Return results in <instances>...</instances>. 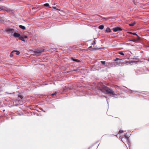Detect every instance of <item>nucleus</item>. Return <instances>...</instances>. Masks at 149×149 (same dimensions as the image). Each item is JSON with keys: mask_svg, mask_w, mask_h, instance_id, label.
Masks as SVG:
<instances>
[{"mask_svg": "<svg viewBox=\"0 0 149 149\" xmlns=\"http://www.w3.org/2000/svg\"><path fill=\"white\" fill-rule=\"evenodd\" d=\"M97 88L99 90L105 94H111L112 95H116L113 91L104 85L102 83H98L97 85Z\"/></svg>", "mask_w": 149, "mask_h": 149, "instance_id": "nucleus-1", "label": "nucleus"}, {"mask_svg": "<svg viewBox=\"0 0 149 149\" xmlns=\"http://www.w3.org/2000/svg\"><path fill=\"white\" fill-rule=\"evenodd\" d=\"M15 114L13 112H8L9 115H10V113H13V116H31L33 115L37 116H42V112H20L18 113V112H15Z\"/></svg>", "mask_w": 149, "mask_h": 149, "instance_id": "nucleus-2", "label": "nucleus"}, {"mask_svg": "<svg viewBox=\"0 0 149 149\" xmlns=\"http://www.w3.org/2000/svg\"><path fill=\"white\" fill-rule=\"evenodd\" d=\"M121 60H122V59H120L119 58H116L115 60H114L115 62L114 63V64L116 65H119L120 64H121V62L120 61Z\"/></svg>", "mask_w": 149, "mask_h": 149, "instance_id": "nucleus-3", "label": "nucleus"}, {"mask_svg": "<svg viewBox=\"0 0 149 149\" xmlns=\"http://www.w3.org/2000/svg\"><path fill=\"white\" fill-rule=\"evenodd\" d=\"M73 87L72 86H70L68 87H65V88H63V91L64 92H68L69 90H72Z\"/></svg>", "mask_w": 149, "mask_h": 149, "instance_id": "nucleus-4", "label": "nucleus"}, {"mask_svg": "<svg viewBox=\"0 0 149 149\" xmlns=\"http://www.w3.org/2000/svg\"><path fill=\"white\" fill-rule=\"evenodd\" d=\"M5 31L8 33H13L14 31V30L13 29L9 28L5 30Z\"/></svg>", "mask_w": 149, "mask_h": 149, "instance_id": "nucleus-5", "label": "nucleus"}, {"mask_svg": "<svg viewBox=\"0 0 149 149\" xmlns=\"http://www.w3.org/2000/svg\"><path fill=\"white\" fill-rule=\"evenodd\" d=\"M125 140H126L127 142H129V137L126 136H125L124 137L122 138V141L124 143L123 141Z\"/></svg>", "mask_w": 149, "mask_h": 149, "instance_id": "nucleus-6", "label": "nucleus"}, {"mask_svg": "<svg viewBox=\"0 0 149 149\" xmlns=\"http://www.w3.org/2000/svg\"><path fill=\"white\" fill-rule=\"evenodd\" d=\"M44 51H45L44 49H42L41 50H36L34 52H35V53L36 54V53L38 54V53H42V52H44Z\"/></svg>", "mask_w": 149, "mask_h": 149, "instance_id": "nucleus-7", "label": "nucleus"}, {"mask_svg": "<svg viewBox=\"0 0 149 149\" xmlns=\"http://www.w3.org/2000/svg\"><path fill=\"white\" fill-rule=\"evenodd\" d=\"M13 36L15 37H19L20 36V34L16 32H15L13 34Z\"/></svg>", "mask_w": 149, "mask_h": 149, "instance_id": "nucleus-8", "label": "nucleus"}, {"mask_svg": "<svg viewBox=\"0 0 149 149\" xmlns=\"http://www.w3.org/2000/svg\"><path fill=\"white\" fill-rule=\"evenodd\" d=\"M7 8L5 6H0V10H7Z\"/></svg>", "mask_w": 149, "mask_h": 149, "instance_id": "nucleus-9", "label": "nucleus"}, {"mask_svg": "<svg viewBox=\"0 0 149 149\" xmlns=\"http://www.w3.org/2000/svg\"><path fill=\"white\" fill-rule=\"evenodd\" d=\"M105 31L107 33H110L111 32V31L109 28L107 27V28Z\"/></svg>", "mask_w": 149, "mask_h": 149, "instance_id": "nucleus-10", "label": "nucleus"}, {"mask_svg": "<svg viewBox=\"0 0 149 149\" xmlns=\"http://www.w3.org/2000/svg\"><path fill=\"white\" fill-rule=\"evenodd\" d=\"M71 59L72 60L74 61L77 62H80V61L79 60L77 59H74L73 57H71Z\"/></svg>", "mask_w": 149, "mask_h": 149, "instance_id": "nucleus-11", "label": "nucleus"}, {"mask_svg": "<svg viewBox=\"0 0 149 149\" xmlns=\"http://www.w3.org/2000/svg\"><path fill=\"white\" fill-rule=\"evenodd\" d=\"M19 39L24 42L25 41L24 38L22 36H20L19 38Z\"/></svg>", "mask_w": 149, "mask_h": 149, "instance_id": "nucleus-12", "label": "nucleus"}, {"mask_svg": "<svg viewBox=\"0 0 149 149\" xmlns=\"http://www.w3.org/2000/svg\"><path fill=\"white\" fill-rule=\"evenodd\" d=\"M133 35L136 36L137 37V40H140V38L135 33H133Z\"/></svg>", "mask_w": 149, "mask_h": 149, "instance_id": "nucleus-13", "label": "nucleus"}, {"mask_svg": "<svg viewBox=\"0 0 149 149\" xmlns=\"http://www.w3.org/2000/svg\"><path fill=\"white\" fill-rule=\"evenodd\" d=\"M19 27L23 30H25L26 29L25 27L23 26L20 25L19 26Z\"/></svg>", "mask_w": 149, "mask_h": 149, "instance_id": "nucleus-14", "label": "nucleus"}, {"mask_svg": "<svg viewBox=\"0 0 149 149\" xmlns=\"http://www.w3.org/2000/svg\"><path fill=\"white\" fill-rule=\"evenodd\" d=\"M98 142V141H97L95 143H94L91 146L89 147L88 149H90L95 144H96Z\"/></svg>", "mask_w": 149, "mask_h": 149, "instance_id": "nucleus-15", "label": "nucleus"}, {"mask_svg": "<svg viewBox=\"0 0 149 149\" xmlns=\"http://www.w3.org/2000/svg\"><path fill=\"white\" fill-rule=\"evenodd\" d=\"M98 142V141H97L95 143H94L91 146L89 147L88 149H90L95 144H96Z\"/></svg>", "mask_w": 149, "mask_h": 149, "instance_id": "nucleus-16", "label": "nucleus"}, {"mask_svg": "<svg viewBox=\"0 0 149 149\" xmlns=\"http://www.w3.org/2000/svg\"><path fill=\"white\" fill-rule=\"evenodd\" d=\"M104 27V26L103 25H100L98 27V28L100 29H103Z\"/></svg>", "mask_w": 149, "mask_h": 149, "instance_id": "nucleus-17", "label": "nucleus"}, {"mask_svg": "<svg viewBox=\"0 0 149 149\" xmlns=\"http://www.w3.org/2000/svg\"><path fill=\"white\" fill-rule=\"evenodd\" d=\"M113 31L114 32H116L118 31V30L117 27L113 28L112 29Z\"/></svg>", "mask_w": 149, "mask_h": 149, "instance_id": "nucleus-18", "label": "nucleus"}, {"mask_svg": "<svg viewBox=\"0 0 149 149\" xmlns=\"http://www.w3.org/2000/svg\"><path fill=\"white\" fill-rule=\"evenodd\" d=\"M115 87L116 90H118L119 91L120 89V87L117 85H116L115 86Z\"/></svg>", "mask_w": 149, "mask_h": 149, "instance_id": "nucleus-19", "label": "nucleus"}, {"mask_svg": "<svg viewBox=\"0 0 149 149\" xmlns=\"http://www.w3.org/2000/svg\"><path fill=\"white\" fill-rule=\"evenodd\" d=\"M4 21V18L3 17L0 16V22H3Z\"/></svg>", "mask_w": 149, "mask_h": 149, "instance_id": "nucleus-20", "label": "nucleus"}, {"mask_svg": "<svg viewBox=\"0 0 149 149\" xmlns=\"http://www.w3.org/2000/svg\"><path fill=\"white\" fill-rule=\"evenodd\" d=\"M135 24H136V22H134L133 23H132V24H129V25L130 26H133Z\"/></svg>", "mask_w": 149, "mask_h": 149, "instance_id": "nucleus-21", "label": "nucleus"}, {"mask_svg": "<svg viewBox=\"0 0 149 149\" xmlns=\"http://www.w3.org/2000/svg\"><path fill=\"white\" fill-rule=\"evenodd\" d=\"M139 40H137V39H134V40H129V41H132V42H135L136 41H138Z\"/></svg>", "mask_w": 149, "mask_h": 149, "instance_id": "nucleus-22", "label": "nucleus"}, {"mask_svg": "<svg viewBox=\"0 0 149 149\" xmlns=\"http://www.w3.org/2000/svg\"><path fill=\"white\" fill-rule=\"evenodd\" d=\"M138 62V61H130V63H136V62Z\"/></svg>", "mask_w": 149, "mask_h": 149, "instance_id": "nucleus-23", "label": "nucleus"}, {"mask_svg": "<svg viewBox=\"0 0 149 149\" xmlns=\"http://www.w3.org/2000/svg\"><path fill=\"white\" fill-rule=\"evenodd\" d=\"M117 29L118 31H121L122 30V29L120 27H117Z\"/></svg>", "mask_w": 149, "mask_h": 149, "instance_id": "nucleus-24", "label": "nucleus"}, {"mask_svg": "<svg viewBox=\"0 0 149 149\" xmlns=\"http://www.w3.org/2000/svg\"><path fill=\"white\" fill-rule=\"evenodd\" d=\"M118 53L122 55H124V54L123 53V52H119Z\"/></svg>", "mask_w": 149, "mask_h": 149, "instance_id": "nucleus-25", "label": "nucleus"}, {"mask_svg": "<svg viewBox=\"0 0 149 149\" xmlns=\"http://www.w3.org/2000/svg\"><path fill=\"white\" fill-rule=\"evenodd\" d=\"M123 130H120L119 131L118 133V134H122L123 133Z\"/></svg>", "mask_w": 149, "mask_h": 149, "instance_id": "nucleus-26", "label": "nucleus"}, {"mask_svg": "<svg viewBox=\"0 0 149 149\" xmlns=\"http://www.w3.org/2000/svg\"><path fill=\"white\" fill-rule=\"evenodd\" d=\"M106 113H107V115H108L109 116H113L111 114H110V112H106Z\"/></svg>", "mask_w": 149, "mask_h": 149, "instance_id": "nucleus-27", "label": "nucleus"}, {"mask_svg": "<svg viewBox=\"0 0 149 149\" xmlns=\"http://www.w3.org/2000/svg\"><path fill=\"white\" fill-rule=\"evenodd\" d=\"M44 5L45 6H46V7H49V4L47 3L45 4Z\"/></svg>", "mask_w": 149, "mask_h": 149, "instance_id": "nucleus-28", "label": "nucleus"}, {"mask_svg": "<svg viewBox=\"0 0 149 149\" xmlns=\"http://www.w3.org/2000/svg\"><path fill=\"white\" fill-rule=\"evenodd\" d=\"M20 52L18 51H17L16 52V54L17 55H18L20 54Z\"/></svg>", "mask_w": 149, "mask_h": 149, "instance_id": "nucleus-29", "label": "nucleus"}, {"mask_svg": "<svg viewBox=\"0 0 149 149\" xmlns=\"http://www.w3.org/2000/svg\"><path fill=\"white\" fill-rule=\"evenodd\" d=\"M18 97L20 98L21 99H22L23 98V96L22 95H18Z\"/></svg>", "mask_w": 149, "mask_h": 149, "instance_id": "nucleus-30", "label": "nucleus"}, {"mask_svg": "<svg viewBox=\"0 0 149 149\" xmlns=\"http://www.w3.org/2000/svg\"><path fill=\"white\" fill-rule=\"evenodd\" d=\"M100 62L102 63V64L103 65H105V61H101Z\"/></svg>", "mask_w": 149, "mask_h": 149, "instance_id": "nucleus-31", "label": "nucleus"}, {"mask_svg": "<svg viewBox=\"0 0 149 149\" xmlns=\"http://www.w3.org/2000/svg\"><path fill=\"white\" fill-rule=\"evenodd\" d=\"M56 93H57L56 92H55V93H53V94L49 95V96H51H51H53V95H56Z\"/></svg>", "mask_w": 149, "mask_h": 149, "instance_id": "nucleus-32", "label": "nucleus"}, {"mask_svg": "<svg viewBox=\"0 0 149 149\" xmlns=\"http://www.w3.org/2000/svg\"><path fill=\"white\" fill-rule=\"evenodd\" d=\"M13 53H12V52H11L10 56V57H12L13 56Z\"/></svg>", "mask_w": 149, "mask_h": 149, "instance_id": "nucleus-33", "label": "nucleus"}, {"mask_svg": "<svg viewBox=\"0 0 149 149\" xmlns=\"http://www.w3.org/2000/svg\"><path fill=\"white\" fill-rule=\"evenodd\" d=\"M23 37H24V38H28V36H26V35L23 36Z\"/></svg>", "mask_w": 149, "mask_h": 149, "instance_id": "nucleus-34", "label": "nucleus"}, {"mask_svg": "<svg viewBox=\"0 0 149 149\" xmlns=\"http://www.w3.org/2000/svg\"><path fill=\"white\" fill-rule=\"evenodd\" d=\"M92 47L91 46H90L88 48V49L90 50H93V49H91V48H92Z\"/></svg>", "mask_w": 149, "mask_h": 149, "instance_id": "nucleus-35", "label": "nucleus"}, {"mask_svg": "<svg viewBox=\"0 0 149 149\" xmlns=\"http://www.w3.org/2000/svg\"><path fill=\"white\" fill-rule=\"evenodd\" d=\"M95 41H93V43L91 44V45H93L95 44Z\"/></svg>", "mask_w": 149, "mask_h": 149, "instance_id": "nucleus-36", "label": "nucleus"}, {"mask_svg": "<svg viewBox=\"0 0 149 149\" xmlns=\"http://www.w3.org/2000/svg\"><path fill=\"white\" fill-rule=\"evenodd\" d=\"M17 50H13V51H12L11 52H12V53H13V52H16L17 51Z\"/></svg>", "mask_w": 149, "mask_h": 149, "instance_id": "nucleus-37", "label": "nucleus"}, {"mask_svg": "<svg viewBox=\"0 0 149 149\" xmlns=\"http://www.w3.org/2000/svg\"><path fill=\"white\" fill-rule=\"evenodd\" d=\"M127 33H129V34H132V35H133V33H132V32H128Z\"/></svg>", "mask_w": 149, "mask_h": 149, "instance_id": "nucleus-38", "label": "nucleus"}, {"mask_svg": "<svg viewBox=\"0 0 149 149\" xmlns=\"http://www.w3.org/2000/svg\"><path fill=\"white\" fill-rule=\"evenodd\" d=\"M54 9H56V10H58V9H57L56 8V7H54Z\"/></svg>", "mask_w": 149, "mask_h": 149, "instance_id": "nucleus-39", "label": "nucleus"}, {"mask_svg": "<svg viewBox=\"0 0 149 149\" xmlns=\"http://www.w3.org/2000/svg\"><path fill=\"white\" fill-rule=\"evenodd\" d=\"M54 6H52V7H49V8H54Z\"/></svg>", "mask_w": 149, "mask_h": 149, "instance_id": "nucleus-40", "label": "nucleus"}, {"mask_svg": "<svg viewBox=\"0 0 149 149\" xmlns=\"http://www.w3.org/2000/svg\"><path fill=\"white\" fill-rule=\"evenodd\" d=\"M133 2L136 5V4H135V1L133 0Z\"/></svg>", "mask_w": 149, "mask_h": 149, "instance_id": "nucleus-41", "label": "nucleus"}, {"mask_svg": "<svg viewBox=\"0 0 149 149\" xmlns=\"http://www.w3.org/2000/svg\"><path fill=\"white\" fill-rule=\"evenodd\" d=\"M14 118L13 117H11V119H13Z\"/></svg>", "mask_w": 149, "mask_h": 149, "instance_id": "nucleus-42", "label": "nucleus"}, {"mask_svg": "<svg viewBox=\"0 0 149 149\" xmlns=\"http://www.w3.org/2000/svg\"><path fill=\"white\" fill-rule=\"evenodd\" d=\"M45 96H47V97H49V95H46Z\"/></svg>", "mask_w": 149, "mask_h": 149, "instance_id": "nucleus-43", "label": "nucleus"}, {"mask_svg": "<svg viewBox=\"0 0 149 149\" xmlns=\"http://www.w3.org/2000/svg\"><path fill=\"white\" fill-rule=\"evenodd\" d=\"M147 60L148 61H149V58L148 59H147Z\"/></svg>", "mask_w": 149, "mask_h": 149, "instance_id": "nucleus-44", "label": "nucleus"}, {"mask_svg": "<svg viewBox=\"0 0 149 149\" xmlns=\"http://www.w3.org/2000/svg\"><path fill=\"white\" fill-rule=\"evenodd\" d=\"M124 134H125V135H126L127 134V133H125Z\"/></svg>", "mask_w": 149, "mask_h": 149, "instance_id": "nucleus-45", "label": "nucleus"}, {"mask_svg": "<svg viewBox=\"0 0 149 149\" xmlns=\"http://www.w3.org/2000/svg\"><path fill=\"white\" fill-rule=\"evenodd\" d=\"M7 118H10L8 116V117H6Z\"/></svg>", "mask_w": 149, "mask_h": 149, "instance_id": "nucleus-46", "label": "nucleus"}, {"mask_svg": "<svg viewBox=\"0 0 149 149\" xmlns=\"http://www.w3.org/2000/svg\"><path fill=\"white\" fill-rule=\"evenodd\" d=\"M4 111H5V110H3V112H4Z\"/></svg>", "mask_w": 149, "mask_h": 149, "instance_id": "nucleus-47", "label": "nucleus"}]
</instances>
